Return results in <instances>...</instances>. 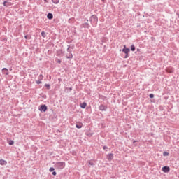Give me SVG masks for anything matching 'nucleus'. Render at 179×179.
Returning a JSON list of instances; mask_svg holds the SVG:
<instances>
[{"instance_id": "1", "label": "nucleus", "mask_w": 179, "mask_h": 179, "mask_svg": "<svg viewBox=\"0 0 179 179\" xmlns=\"http://www.w3.org/2000/svg\"><path fill=\"white\" fill-rule=\"evenodd\" d=\"M90 22H91L92 24H94V25L97 24V22H99V19L97 18V16L92 15L90 17Z\"/></svg>"}, {"instance_id": "2", "label": "nucleus", "mask_w": 179, "mask_h": 179, "mask_svg": "<svg viewBox=\"0 0 179 179\" xmlns=\"http://www.w3.org/2000/svg\"><path fill=\"white\" fill-rule=\"evenodd\" d=\"M129 48H127V45H124V49H122V52H124V54H126V56L124 57V58H128V54H129Z\"/></svg>"}, {"instance_id": "3", "label": "nucleus", "mask_w": 179, "mask_h": 179, "mask_svg": "<svg viewBox=\"0 0 179 179\" xmlns=\"http://www.w3.org/2000/svg\"><path fill=\"white\" fill-rule=\"evenodd\" d=\"M56 166L58 169H65V162H58Z\"/></svg>"}, {"instance_id": "4", "label": "nucleus", "mask_w": 179, "mask_h": 179, "mask_svg": "<svg viewBox=\"0 0 179 179\" xmlns=\"http://www.w3.org/2000/svg\"><path fill=\"white\" fill-rule=\"evenodd\" d=\"M39 111H43L44 113H45V111H47V106L41 105L39 107Z\"/></svg>"}, {"instance_id": "5", "label": "nucleus", "mask_w": 179, "mask_h": 179, "mask_svg": "<svg viewBox=\"0 0 179 179\" xmlns=\"http://www.w3.org/2000/svg\"><path fill=\"white\" fill-rule=\"evenodd\" d=\"M106 159L108 160V162H111V160H113V159H114V155L113 154H108L106 156Z\"/></svg>"}, {"instance_id": "6", "label": "nucleus", "mask_w": 179, "mask_h": 179, "mask_svg": "<svg viewBox=\"0 0 179 179\" xmlns=\"http://www.w3.org/2000/svg\"><path fill=\"white\" fill-rule=\"evenodd\" d=\"M162 171L164 173H169L170 171V167H169V166L162 167Z\"/></svg>"}, {"instance_id": "7", "label": "nucleus", "mask_w": 179, "mask_h": 179, "mask_svg": "<svg viewBox=\"0 0 179 179\" xmlns=\"http://www.w3.org/2000/svg\"><path fill=\"white\" fill-rule=\"evenodd\" d=\"M99 110H100V111H106L107 110V106H106L104 105H101L99 106Z\"/></svg>"}, {"instance_id": "8", "label": "nucleus", "mask_w": 179, "mask_h": 179, "mask_svg": "<svg viewBox=\"0 0 179 179\" xmlns=\"http://www.w3.org/2000/svg\"><path fill=\"white\" fill-rule=\"evenodd\" d=\"M8 164V162L4 159H0V165L1 166H6Z\"/></svg>"}, {"instance_id": "9", "label": "nucleus", "mask_w": 179, "mask_h": 179, "mask_svg": "<svg viewBox=\"0 0 179 179\" xmlns=\"http://www.w3.org/2000/svg\"><path fill=\"white\" fill-rule=\"evenodd\" d=\"M166 71L168 72V73H173V72H174V69L171 67H169L166 69Z\"/></svg>"}, {"instance_id": "10", "label": "nucleus", "mask_w": 179, "mask_h": 179, "mask_svg": "<svg viewBox=\"0 0 179 179\" xmlns=\"http://www.w3.org/2000/svg\"><path fill=\"white\" fill-rule=\"evenodd\" d=\"M2 72L4 75H9V70H8L6 68H3L2 69Z\"/></svg>"}, {"instance_id": "11", "label": "nucleus", "mask_w": 179, "mask_h": 179, "mask_svg": "<svg viewBox=\"0 0 179 179\" xmlns=\"http://www.w3.org/2000/svg\"><path fill=\"white\" fill-rule=\"evenodd\" d=\"M76 127L78 129H80V128H82V127H83V124L82 122H77L76 124Z\"/></svg>"}, {"instance_id": "12", "label": "nucleus", "mask_w": 179, "mask_h": 179, "mask_svg": "<svg viewBox=\"0 0 179 179\" xmlns=\"http://www.w3.org/2000/svg\"><path fill=\"white\" fill-rule=\"evenodd\" d=\"M48 19H49L50 20H51V19L54 18V15H52V13H49L47 15Z\"/></svg>"}, {"instance_id": "13", "label": "nucleus", "mask_w": 179, "mask_h": 179, "mask_svg": "<svg viewBox=\"0 0 179 179\" xmlns=\"http://www.w3.org/2000/svg\"><path fill=\"white\" fill-rule=\"evenodd\" d=\"M87 106V103H86L85 102H83V103L80 104V106L81 108H86Z\"/></svg>"}, {"instance_id": "14", "label": "nucleus", "mask_w": 179, "mask_h": 179, "mask_svg": "<svg viewBox=\"0 0 179 179\" xmlns=\"http://www.w3.org/2000/svg\"><path fill=\"white\" fill-rule=\"evenodd\" d=\"M10 5H12V3H9V2H8V1H4V2H3V6H4L8 7V6H10Z\"/></svg>"}, {"instance_id": "15", "label": "nucleus", "mask_w": 179, "mask_h": 179, "mask_svg": "<svg viewBox=\"0 0 179 179\" xmlns=\"http://www.w3.org/2000/svg\"><path fill=\"white\" fill-rule=\"evenodd\" d=\"M14 143H15V141H13V140H10V141H8V144H9L10 146H12V145H14Z\"/></svg>"}, {"instance_id": "16", "label": "nucleus", "mask_w": 179, "mask_h": 179, "mask_svg": "<svg viewBox=\"0 0 179 179\" xmlns=\"http://www.w3.org/2000/svg\"><path fill=\"white\" fill-rule=\"evenodd\" d=\"M73 56L72 55V53H69V55L66 56V58L68 59H72Z\"/></svg>"}, {"instance_id": "17", "label": "nucleus", "mask_w": 179, "mask_h": 179, "mask_svg": "<svg viewBox=\"0 0 179 179\" xmlns=\"http://www.w3.org/2000/svg\"><path fill=\"white\" fill-rule=\"evenodd\" d=\"M43 78H44V76H43V74H41L38 77V80H43Z\"/></svg>"}, {"instance_id": "18", "label": "nucleus", "mask_w": 179, "mask_h": 179, "mask_svg": "<svg viewBox=\"0 0 179 179\" xmlns=\"http://www.w3.org/2000/svg\"><path fill=\"white\" fill-rule=\"evenodd\" d=\"M41 36H42V37H43V38H45V37H46L45 33L44 31H42V32H41Z\"/></svg>"}, {"instance_id": "19", "label": "nucleus", "mask_w": 179, "mask_h": 179, "mask_svg": "<svg viewBox=\"0 0 179 179\" xmlns=\"http://www.w3.org/2000/svg\"><path fill=\"white\" fill-rule=\"evenodd\" d=\"M45 87H47V89H48V90L51 89V85H50L49 84H45Z\"/></svg>"}, {"instance_id": "20", "label": "nucleus", "mask_w": 179, "mask_h": 179, "mask_svg": "<svg viewBox=\"0 0 179 179\" xmlns=\"http://www.w3.org/2000/svg\"><path fill=\"white\" fill-rule=\"evenodd\" d=\"M169 153L166 151L163 152V156H164V157L169 156Z\"/></svg>"}, {"instance_id": "21", "label": "nucleus", "mask_w": 179, "mask_h": 179, "mask_svg": "<svg viewBox=\"0 0 179 179\" xmlns=\"http://www.w3.org/2000/svg\"><path fill=\"white\" fill-rule=\"evenodd\" d=\"M131 50L132 51H135V45H131Z\"/></svg>"}, {"instance_id": "22", "label": "nucleus", "mask_w": 179, "mask_h": 179, "mask_svg": "<svg viewBox=\"0 0 179 179\" xmlns=\"http://www.w3.org/2000/svg\"><path fill=\"white\" fill-rule=\"evenodd\" d=\"M36 82L37 85H40L42 83L41 80H36Z\"/></svg>"}, {"instance_id": "23", "label": "nucleus", "mask_w": 179, "mask_h": 179, "mask_svg": "<svg viewBox=\"0 0 179 179\" xmlns=\"http://www.w3.org/2000/svg\"><path fill=\"white\" fill-rule=\"evenodd\" d=\"M54 170H55V169H54L53 167H51V168H50V169H49V171H50V172L54 171Z\"/></svg>"}, {"instance_id": "24", "label": "nucleus", "mask_w": 179, "mask_h": 179, "mask_svg": "<svg viewBox=\"0 0 179 179\" xmlns=\"http://www.w3.org/2000/svg\"><path fill=\"white\" fill-rule=\"evenodd\" d=\"M153 97H155V95L153 94H150V98L153 99Z\"/></svg>"}, {"instance_id": "25", "label": "nucleus", "mask_w": 179, "mask_h": 179, "mask_svg": "<svg viewBox=\"0 0 179 179\" xmlns=\"http://www.w3.org/2000/svg\"><path fill=\"white\" fill-rule=\"evenodd\" d=\"M89 164H90L91 166H93V164H93V162L90 161V162H89Z\"/></svg>"}, {"instance_id": "26", "label": "nucleus", "mask_w": 179, "mask_h": 179, "mask_svg": "<svg viewBox=\"0 0 179 179\" xmlns=\"http://www.w3.org/2000/svg\"><path fill=\"white\" fill-rule=\"evenodd\" d=\"M52 176H57V172L53 171V172H52Z\"/></svg>"}, {"instance_id": "27", "label": "nucleus", "mask_w": 179, "mask_h": 179, "mask_svg": "<svg viewBox=\"0 0 179 179\" xmlns=\"http://www.w3.org/2000/svg\"><path fill=\"white\" fill-rule=\"evenodd\" d=\"M57 63H58V64H61V60H60V59H58V60H57Z\"/></svg>"}, {"instance_id": "28", "label": "nucleus", "mask_w": 179, "mask_h": 179, "mask_svg": "<svg viewBox=\"0 0 179 179\" xmlns=\"http://www.w3.org/2000/svg\"><path fill=\"white\" fill-rule=\"evenodd\" d=\"M53 3H59V1H57L53 2Z\"/></svg>"}, {"instance_id": "29", "label": "nucleus", "mask_w": 179, "mask_h": 179, "mask_svg": "<svg viewBox=\"0 0 179 179\" xmlns=\"http://www.w3.org/2000/svg\"><path fill=\"white\" fill-rule=\"evenodd\" d=\"M103 149L106 150V149H107V147L106 146H103Z\"/></svg>"}, {"instance_id": "30", "label": "nucleus", "mask_w": 179, "mask_h": 179, "mask_svg": "<svg viewBox=\"0 0 179 179\" xmlns=\"http://www.w3.org/2000/svg\"><path fill=\"white\" fill-rule=\"evenodd\" d=\"M24 38L27 39V35H26V36H24Z\"/></svg>"}, {"instance_id": "31", "label": "nucleus", "mask_w": 179, "mask_h": 179, "mask_svg": "<svg viewBox=\"0 0 179 179\" xmlns=\"http://www.w3.org/2000/svg\"><path fill=\"white\" fill-rule=\"evenodd\" d=\"M102 1V2H104V1H106V0H101Z\"/></svg>"}]
</instances>
